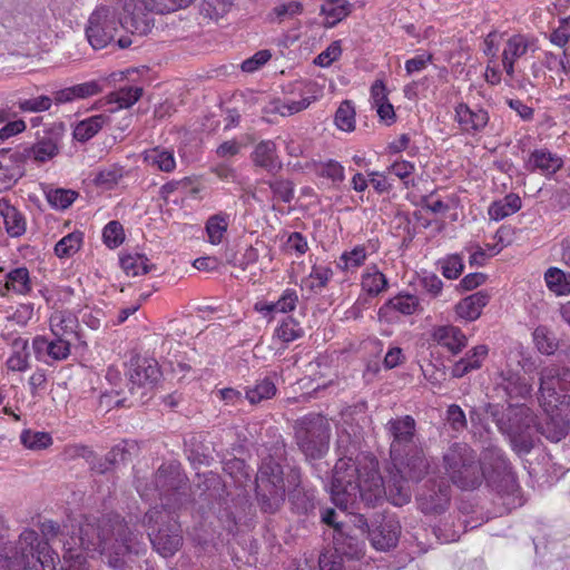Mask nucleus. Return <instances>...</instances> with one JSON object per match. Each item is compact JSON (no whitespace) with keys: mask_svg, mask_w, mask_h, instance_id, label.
Masks as SVG:
<instances>
[{"mask_svg":"<svg viewBox=\"0 0 570 570\" xmlns=\"http://www.w3.org/2000/svg\"><path fill=\"white\" fill-rule=\"evenodd\" d=\"M391 461L395 473L391 472L385 484L374 456L360 454L355 460L338 459L331 482L333 503L347 510L360 501L373 505L384 498L399 507L410 502L411 492L405 483L420 482L429 472L430 461L419 446L403 452L399 459L391 458Z\"/></svg>","mask_w":570,"mask_h":570,"instance_id":"obj_1","label":"nucleus"},{"mask_svg":"<svg viewBox=\"0 0 570 570\" xmlns=\"http://www.w3.org/2000/svg\"><path fill=\"white\" fill-rule=\"evenodd\" d=\"M570 370L550 363L539 371L538 403L542 410L541 422L535 423L532 410L527 405H510L507 422L499 428L507 433L513 450L519 454L529 453L538 433L552 442H559L567 434L570 421Z\"/></svg>","mask_w":570,"mask_h":570,"instance_id":"obj_2","label":"nucleus"},{"mask_svg":"<svg viewBox=\"0 0 570 570\" xmlns=\"http://www.w3.org/2000/svg\"><path fill=\"white\" fill-rule=\"evenodd\" d=\"M66 570H83L87 556L100 553L114 570H125V558L139 553L140 541L119 515H107L98 522L86 521L77 534L63 541Z\"/></svg>","mask_w":570,"mask_h":570,"instance_id":"obj_3","label":"nucleus"},{"mask_svg":"<svg viewBox=\"0 0 570 570\" xmlns=\"http://www.w3.org/2000/svg\"><path fill=\"white\" fill-rule=\"evenodd\" d=\"M102 3L91 13L86 36L94 49H102L122 27L130 33L146 35L150 30L147 16L137 8L135 0H101Z\"/></svg>","mask_w":570,"mask_h":570,"instance_id":"obj_4","label":"nucleus"},{"mask_svg":"<svg viewBox=\"0 0 570 570\" xmlns=\"http://www.w3.org/2000/svg\"><path fill=\"white\" fill-rule=\"evenodd\" d=\"M155 482L159 491L160 500L166 501L161 509L153 508L146 513L145 522L148 525L158 524L159 521L168 520L166 528H160L158 531L149 533L150 542L156 551L163 557H171L181 546V533L177 522L171 518L170 510L175 507L170 503V498L176 497L178 491L176 489V479L168 475L167 469L160 468L156 475Z\"/></svg>","mask_w":570,"mask_h":570,"instance_id":"obj_5","label":"nucleus"},{"mask_svg":"<svg viewBox=\"0 0 570 570\" xmlns=\"http://www.w3.org/2000/svg\"><path fill=\"white\" fill-rule=\"evenodd\" d=\"M57 553L51 550L47 541L40 540L33 530H24L18 542L13 546H0V570H29L31 564L41 567L53 566Z\"/></svg>","mask_w":570,"mask_h":570,"instance_id":"obj_6","label":"nucleus"},{"mask_svg":"<svg viewBox=\"0 0 570 570\" xmlns=\"http://www.w3.org/2000/svg\"><path fill=\"white\" fill-rule=\"evenodd\" d=\"M443 461L446 474L458 488L472 490L482 483L485 472L468 444H453L444 454Z\"/></svg>","mask_w":570,"mask_h":570,"instance_id":"obj_7","label":"nucleus"},{"mask_svg":"<svg viewBox=\"0 0 570 570\" xmlns=\"http://www.w3.org/2000/svg\"><path fill=\"white\" fill-rule=\"evenodd\" d=\"M281 465L269 459L263 461L256 475V493L265 512H275L285 499Z\"/></svg>","mask_w":570,"mask_h":570,"instance_id":"obj_8","label":"nucleus"},{"mask_svg":"<svg viewBox=\"0 0 570 570\" xmlns=\"http://www.w3.org/2000/svg\"><path fill=\"white\" fill-rule=\"evenodd\" d=\"M296 439L301 450L309 459L323 456L328 449L330 423L322 415H308L296 426Z\"/></svg>","mask_w":570,"mask_h":570,"instance_id":"obj_9","label":"nucleus"},{"mask_svg":"<svg viewBox=\"0 0 570 570\" xmlns=\"http://www.w3.org/2000/svg\"><path fill=\"white\" fill-rule=\"evenodd\" d=\"M293 92L299 95V99L286 98L274 102V110L282 116H292L305 110L323 96V88L315 81H296Z\"/></svg>","mask_w":570,"mask_h":570,"instance_id":"obj_10","label":"nucleus"},{"mask_svg":"<svg viewBox=\"0 0 570 570\" xmlns=\"http://www.w3.org/2000/svg\"><path fill=\"white\" fill-rule=\"evenodd\" d=\"M534 42L525 35L515 33L510 36L505 41L502 49V67L507 75V83L514 87L515 79V62L522 58L529 49L533 47ZM518 88H524L522 82L518 81Z\"/></svg>","mask_w":570,"mask_h":570,"instance_id":"obj_11","label":"nucleus"},{"mask_svg":"<svg viewBox=\"0 0 570 570\" xmlns=\"http://www.w3.org/2000/svg\"><path fill=\"white\" fill-rule=\"evenodd\" d=\"M387 430L392 438L390 445V456L399 459L403 452L416 448L414 441L415 421L406 415L404 417L390 420Z\"/></svg>","mask_w":570,"mask_h":570,"instance_id":"obj_12","label":"nucleus"},{"mask_svg":"<svg viewBox=\"0 0 570 570\" xmlns=\"http://www.w3.org/2000/svg\"><path fill=\"white\" fill-rule=\"evenodd\" d=\"M454 120L463 134L475 136L488 126L490 116L484 108L460 102L454 109Z\"/></svg>","mask_w":570,"mask_h":570,"instance_id":"obj_13","label":"nucleus"},{"mask_svg":"<svg viewBox=\"0 0 570 570\" xmlns=\"http://www.w3.org/2000/svg\"><path fill=\"white\" fill-rule=\"evenodd\" d=\"M33 292V278L26 266L10 268L4 274L3 282H0V297L9 294L17 296H29Z\"/></svg>","mask_w":570,"mask_h":570,"instance_id":"obj_14","label":"nucleus"},{"mask_svg":"<svg viewBox=\"0 0 570 570\" xmlns=\"http://www.w3.org/2000/svg\"><path fill=\"white\" fill-rule=\"evenodd\" d=\"M379 250V243L370 239L366 243L354 245L345 249L336 262V267L344 273H355L367 258Z\"/></svg>","mask_w":570,"mask_h":570,"instance_id":"obj_15","label":"nucleus"},{"mask_svg":"<svg viewBox=\"0 0 570 570\" xmlns=\"http://www.w3.org/2000/svg\"><path fill=\"white\" fill-rule=\"evenodd\" d=\"M32 347L37 358L45 363L63 361L70 355V342L62 337L49 341L45 336H36L32 341Z\"/></svg>","mask_w":570,"mask_h":570,"instance_id":"obj_16","label":"nucleus"},{"mask_svg":"<svg viewBox=\"0 0 570 570\" xmlns=\"http://www.w3.org/2000/svg\"><path fill=\"white\" fill-rule=\"evenodd\" d=\"M562 166V157L547 148H539L531 151L524 164V168L528 171L540 173L546 177L553 176Z\"/></svg>","mask_w":570,"mask_h":570,"instance_id":"obj_17","label":"nucleus"},{"mask_svg":"<svg viewBox=\"0 0 570 570\" xmlns=\"http://www.w3.org/2000/svg\"><path fill=\"white\" fill-rule=\"evenodd\" d=\"M432 340L445 347L452 354H459L468 344L465 334L453 325H439L433 327Z\"/></svg>","mask_w":570,"mask_h":570,"instance_id":"obj_18","label":"nucleus"},{"mask_svg":"<svg viewBox=\"0 0 570 570\" xmlns=\"http://www.w3.org/2000/svg\"><path fill=\"white\" fill-rule=\"evenodd\" d=\"M490 298L491 295L488 291L475 292L455 305V314L465 322H473L481 316L482 309L488 305Z\"/></svg>","mask_w":570,"mask_h":570,"instance_id":"obj_19","label":"nucleus"},{"mask_svg":"<svg viewBox=\"0 0 570 570\" xmlns=\"http://www.w3.org/2000/svg\"><path fill=\"white\" fill-rule=\"evenodd\" d=\"M141 157L146 166L163 173H173L177 166L174 149L164 146L146 149Z\"/></svg>","mask_w":570,"mask_h":570,"instance_id":"obj_20","label":"nucleus"},{"mask_svg":"<svg viewBox=\"0 0 570 570\" xmlns=\"http://www.w3.org/2000/svg\"><path fill=\"white\" fill-rule=\"evenodd\" d=\"M102 90L104 86L99 80H90L56 91L53 100L56 104H67L78 99H86L96 96Z\"/></svg>","mask_w":570,"mask_h":570,"instance_id":"obj_21","label":"nucleus"},{"mask_svg":"<svg viewBox=\"0 0 570 570\" xmlns=\"http://www.w3.org/2000/svg\"><path fill=\"white\" fill-rule=\"evenodd\" d=\"M489 347L484 344L472 347L464 357L456 361L451 367V375L453 377H463L472 371L482 367L483 362L488 357Z\"/></svg>","mask_w":570,"mask_h":570,"instance_id":"obj_22","label":"nucleus"},{"mask_svg":"<svg viewBox=\"0 0 570 570\" xmlns=\"http://www.w3.org/2000/svg\"><path fill=\"white\" fill-rule=\"evenodd\" d=\"M500 384L511 399H527L532 395V383L525 377H521L512 370H502L500 372Z\"/></svg>","mask_w":570,"mask_h":570,"instance_id":"obj_23","label":"nucleus"},{"mask_svg":"<svg viewBox=\"0 0 570 570\" xmlns=\"http://www.w3.org/2000/svg\"><path fill=\"white\" fill-rule=\"evenodd\" d=\"M0 216L10 237H20L26 233L27 220L24 215L4 198L0 199Z\"/></svg>","mask_w":570,"mask_h":570,"instance_id":"obj_24","label":"nucleus"},{"mask_svg":"<svg viewBox=\"0 0 570 570\" xmlns=\"http://www.w3.org/2000/svg\"><path fill=\"white\" fill-rule=\"evenodd\" d=\"M399 533V524L393 521H386L370 531V540L376 550L387 551L396 546Z\"/></svg>","mask_w":570,"mask_h":570,"instance_id":"obj_25","label":"nucleus"},{"mask_svg":"<svg viewBox=\"0 0 570 570\" xmlns=\"http://www.w3.org/2000/svg\"><path fill=\"white\" fill-rule=\"evenodd\" d=\"M361 288L368 296L376 297L387 291L389 279L377 265L372 264L366 266L361 274Z\"/></svg>","mask_w":570,"mask_h":570,"instance_id":"obj_26","label":"nucleus"},{"mask_svg":"<svg viewBox=\"0 0 570 570\" xmlns=\"http://www.w3.org/2000/svg\"><path fill=\"white\" fill-rule=\"evenodd\" d=\"M78 325L77 316L69 311L55 309L49 317V327L56 337L67 338L76 334Z\"/></svg>","mask_w":570,"mask_h":570,"instance_id":"obj_27","label":"nucleus"},{"mask_svg":"<svg viewBox=\"0 0 570 570\" xmlns=\"http://www.w3.org/2000/svg\"><path fill=\"white\" fill-rule=\"evenodd\" d=\"M419 298L411 294H399L390 298L379 309L380 317H387L392 312H397L402 315H412L417 311Z\"/></svg>","mask_w":570,"mask_h":570,"instance_id":"obj_28","label":"nucleus"},{"mask_svg":"<svg viewBox=\"0 0 570 570\" xmlns=\"http://www.w3.org/2000/svg\"><path fill=\"white\" fill-rule=\"evenodd\" d=\"M159 375L160 373L156 362L147 360L142 361L137 364L130 373V383L132 385L131 390L134 391L135 386L144 389L153 387L158 381Z\"/></svg>","mask_w":570,"mask_h":570,"instance_id":"obj_29","label":"nucleus"},{"mask_svg":"<svg viewBox=\"0 0 570 570\" xmlns=\"http://www.w3.org/2000/svg\"><path fill=\"white\" fill-rule=\"evenodd\" d=\"M109 121V117L99 114L79 121L73 128V138L77 141L86 142L95 137Z\"/></svg>","mask_w":570,"mask_h":570,"instance_id":"obj_30","label":"nucleus"},{"mask_svg":"<svg viewBox=\"0 0 570 570\" xmlns=\"http://www.w3.org/2000/svg\"><path fill=\"white\" fill-rule=\"evenodd\" d=\"M230 224V215L218 213L208 217L205 224V232L208 243L219 245L223 243Z\"/></svg>","mask_w":570,"mask_h":570,"instance_id":"obj_31","label":"nucleus"},{"mask_svg":"<svg viewBox=\"0 0 570 570\" xmlns=\"http://www.w3.org/2000/svg\"><path fill=\"white\" fill-rule=\"evenodd\" d=\"M334 551L338 556L350 559H360L364 554V543L354 537L345 535L343 530L334 534Z\"/></svg>","mask_w":570,"mask_h":570,"instance_id":"obj_32","label":"nucleus"},{"mask_svg":"<svg viewBox=\"0 0 570 570\" xmlns=\"http://www.w3.org/2000/svg\"><path fill=\"white\" fill-rule=\"evenodd\" d=\"M253 161L261 167L273 170L281 167L276 145L272 140L261 141L253 153Z\"/></svg>","mask_w":570,"mask_h":570,"instance_id":"obj_33","label":"nucleus"},{"mask_svg":"<svg viewBox=\"0 0 570 570\" xmlns=\"http://www.w3.org/2000/svg\"><path fill=\"white\" fill-rule=\"evenodd\" d=\"M333 269L327 265L313 264L309 274L302 279V285L311 292H322L333 277Z\"/></svg>","mask_w":570,"mask_h":570,"instance_id":"obj_34","label":"nucleus"},{"mask_svg":"<svg viewBox=\"0 0 570 570\" xmlns=\"http://www.w3.org/2000/svg\"><path fill=\"white\" fill-rule=\"evenodd\" d=\"M521 198L515 194H509L500 200L493 202L488 209L491 219L499 222L517 213L521 208Z\"/></svg>","mask_w":570,"mask_h":570,"instance_id":"obj_35","label":"nucleus"},{"mask_svg":"<svg viewBox=\"0 0 570 570\" xmlns=\"http://www.w3.org/2000/svg\"><path fill=\"white\" fill-rule=\"evenodd\" d=\"M277 387L272 376H266L256 382L255 385L245 389V399L250 404H258L276 395Z\"/></svg>","mask_w":570,"mask_h":570,"instance_id":"obj_36","label":"nucleus"},{"mask_svg":"<svg viewBox=\"0 0 570 570\" xmlns=\"http://www.w3.org/2000/svg\"><path fill=\"white\" fill-rule=\"evenodd\" d=\"M58 154V138L48 135L40 138L29 150L27 156L35 161L45 163Z\"/></svg>","mask_w":570,"mask_h":570,"instance_id":"obj_37","label":"nucleus"},{"mask_svg":"<svg viewBox=\"0 0 570 570\" xmlns=\"http://www.w3.org/2000/svg\"><path fill=\"white\" fill-rule=\"evenodd\" d=\"M544 282L550 292L557 296L570 295V274L558 267H550L544 273Z\"/></svg>","mask_w":570,"mask_h":570,"instance_id":"obj_38","label":"nucleus"},{"mask_svg":"<svg viewBox=\"0 0 570 570\" xmlns=\"http://www.w3.org/2000/svg\"><path fill=\"white\" fill-rule=\"evenodd\" d=\"M120 265L128 276H139L151 272L155 266L144 254H128L120 258Z\"/></svg>","mask_w":570,"mask_h":570,"instance_id":"obj_39","label":"nucleus"},{"mask_svg":"<svg viewBox=\"0 0 570 570\" xmlns=\"http://www.w3.org/2000/svg\"><path fill=\"white\" fill-rule=\"evenodd\" d=\"M450 500L449 487H440L439 491L430 490L428 493H421L419 501L424 512H438L444 509Z\"/></svg>","mask_w":570,"mask_h":570,"instance_id":"obj_40","label":"nucleus"},{"mask_svg":"<svg viewBox=\"0 0 570 570\" xmlns=\"http://www.w3.org/2000/svg\"><path fill=\"white\" fill-rule=\"evenodd\" d=\"M356 111L355 105L351 100H343L334 116V124L337 129L352 132L355 130L356 126Z\"/></svg>","mask_w":570,"mask_h":570,"instance_id":"obj_41","label":"nucleus"},{"mask_svg":"<svg viewBox=\"0 0 570 570\" xmlns=\"http://www.w3.org/2000/svg\"><path fill=\"white\" fill-rule=\"evenodd\" d=\"M322 13L325 16V24L334 27L350 13V3L347 0H327L322 6Z\"/></svg>","mask_w":570,"mask_h":570,"instance_id":"obj_42","label":"nucleus"},{"mask_svg":"<svg viewBox=\"0 0 570 570\" xmlns=\"http://www.w3.org/2000/svg\"><path fill=\"white\" fill-rule=\"evenodd\" d=\"M142 95V88L137 86L124 87L107 96L109 104H116L117 109L129 108L135 105Z\"/></svg>","mask_w":570,"mask_h":570,"instance_id":"obj_43","label":"nucleus"},{"mask_svg":"<svg viewBox=\"0 0 570 570\" xmlns=\"http://www.w3.org/2000/svg\"><path fill=\"white\" fill-rule=\"evenodd\" d=\"M125 176V169L121 166L118 165H109L102 169H100L95 178L94 183L96 186L102 188V189H112L115 186L119 184V181Z\"/></svg>","mask_w":570,"mask_h":570,"instance_id":"obj_44","label":"nucleus"},{"mask_svg":"<svg viewBox=\"0 0 570 570\" xmlns=\"http://www.w3.org/2000/svg\"><path fill=\"white\" fill-rule=\"evenodd\" d=\"M304 334L303 328L299 323L295 321L293 317H286L282 321V323L276 327L274 332V337L278 338L285 344H288Z\"/></svg>","mask_w":570,"mask_h":570,"instance_id":"obj_45","label":"nucleus"},{"mask_svg":"<svg viewBox=\"0 0 570 570\" xmlns=\"http://www.w3.org/2000/svg\"><path fill=\"white\" fill-rule=\"evenodd\" d=\"M39 293L47 304L55 308L60 303L69 302L73 295V289L70 286H45Z\"/></svg>","mask_w":570,"mask_h":570,"instance_id":"obj_46","label":"nucleus"},{"mask_svg":"<svg viewBox=\"0 0 570 570\" xmlns=\"http://www.w3.org/2000/svg\"><path fill=\"white\" fill-rule=\"evenodd\" d=\"M194 0H141L146 10L165 14L188 7Z\"/></svg>","mask_w":570,"mask_h":570,"instance_id":"obj_47","label":"nucleus"},{"mask_svg":"<svg viewBox=\"0 0 570 570\" xmlns=\"http://www.w3.org/2000/svg\"><path fill=\"white\" fill-rule=\"evenodd\" d=\"M20 441L30 450H42L52 444V438L49 433L32 430L22 431Z\"/></svg>","mask_w":570,"mask_h":570,"instance_id":"obj_48","label":"nucleus"},{"mask_svg":"<svg viewBox=\"0 0 570 570\" xmlns=\"http://www.w3.org/2000/svg\"><path fill=\"white\" fill-rule=\"evenodd\" d=\"M82 244L81 233H70L62 237L55 246V253L58 257H70L77 253Z\"/></svg>","mask_w":570,"mask_h":570,"instance_id":"obj_49","label":"nucleus"},{"mask_svg":"<svg viewBox=\"0 0 570 570\" xmlns=\"http://www.w3.org/2000/svg\"><path fill=\"white\" fill-rule=\"evenodd\" d=\"M315 171L318 176L332 180L333 184H340L345 179V169L336 160H327L316 165Z\"/></svg>","mask_w":570,"mask_h":570,"instance_id":"obj_50","label":"nucleus"},{"mask_svg":"<svg viewBox=\"0 0 570 570\" xmlns=\"http://www.w3.org/2000/svg\"><path fill=\"white\" fill-rule=\"evenodd\" d=\"M533 341L538 351L542 354L550 355L557 348L553 335L546 327H538L534 330Z\"/></svg>","mask_w":570,"mask_h":570,"instance_id":"obj_51","label":"nucleus"},{"mask_svg":"<svg viewBox=\"0 0 570 570\" xmlns=\"http://www.w3.org/2000/svg\"><path fill=\"white\" fill-rule=\"evenodd\" d=\"M442 275L448 279H456L464 269L463 259L458 254H452L441 262Z\"/></svg>","mask_w":570,"mask_h":570,"instance_id":"obj_52","label":"nucleus"},{"mask_svg":"<svg viewBox=\"0 0 570 570\" xmlns=\"http://www.w3.org/2000/svg\"><path fill=\"white\" fill-rule=\"evenodd\" d=\"M52 98L49 96H38L18 101V107L23 112H42L51 108Z\"/></svg>","mask_w":570,"mask_h":570,"instance_id":"obj_53","label":"nucleus"},{"mask_svg":"<svg viewBox=\"0 0 570 570\" xmlns=\"http://www.w3.org/2000/svg\"><path fill=\"white\" fill-rule=\"evenodd\" d=\"M102 237L109 248L118 247L125 238L121 224L116 220L109 222L102 230Z\"/></svg>","mask_w":570,"mask_h":570,"instance_id":"obj_54","label":"nucleus"},{"mask_svg":"<svg viewBox=\"0 0 570 570\" xmlns=\"http://www.w3.org/2000/svg\"><path fill=\"white\" fill-rule=\"evenodd\" d=\"M341 55V40H335L315 58L314 62L320 67L326 68L338 60Z\"/></svg>","mask_w":570,"mask_h":570,"instance_id":"obj_55","label":"nucleus"},{"mask_svg":"<svg viewBox=\"0 0 570 570\" xmlns=\"http://www.w3.org/2000/svg\"><path fill=\"white\" fill-rule=\"evenodd\" d=\"M414 171V164L404 159L394 161L387 168V173H392L399 179H401L406 188L410 187L409 178L413 175Z\"/></svg>","mask_w":570,"mask_h":570,"instance_id":"obj_56","label":"nucleus"},{"mask_svg":"<svg viewBox=\"0 0 570 570\" xmlns=\"http://www.w3.org/2000/svg\"><path fill=\"white\" fill-rule=\"evenodd\" d=\"M303 12V4L299 1L291 0L287 2L278 3L273 9V14L278 20L294 18Z\"/></svg>","mask_w":570,"mask_h":570,"instance_id":"obj_57","label":"nucleus"},{"mask_svg":"<svg viewBox=\"0 0 570 570\" xmlns=\"http://www.w3.org/2000/svg\"><path fill=\"white\" fill-rule=\"evenodd\" d=\"M550 41L560 48H563L570 40V16L560 19L559 26L549 36Z\"/></svg>","mask_w":570,"mask_h":570,"instance_id":"obj_58","label":"nucleus"},{"mask_svg":"<svg viewBox=\"0 0 570 570\" xmlns=\"http://www.w3.org/2000/svg\"><path fill=\"white\" fill-rule=\"evenodd\" d=\"M77 194L72 190L57 189L48 194V200L57 209H66L76 199Z\"/></svg>","mask_w":570,"mask_h":570,"instance_id":"obj_59","label":"nucleus"},{"mask_svg":"<svg viewBox=\"0 0 570 570\" xmlns=\"http://www.w3.org/2000/svg\"><path fill=\"white\" fill-rule=\"evenodd\" d=\"M298 296L296 291L287 288L283 292L277 302L273 303L276 313H288L296 308Z\"/></svg>","mask_w":570,"mask_h":570,"instance_id":"obj_60","label":"nucleus"},{"mask_svg":"<svg viewBox=\"0 0 570 570\" xmlns=\"http://www.w3.org/2000/svg\"><path fill=\"white\" fill-rule=\"evenodd\" d=\"M272 57L269 50H259L254 53L250 58L242 62V70L244 72H255L261 69Z\"/></svg>","mask_w":570,"mask_h":570,"instance_id":"obj_61","label":"nucleus"},{"mask_svg":"<svg viewBox=\"0 0 570 570\" xmlns=\"http://www.w3.org/2000/svg\"><path fill=\"white\" fill-rule=\"evenodd\" d=\"M3 126H0V142H4L12 137L23 132L27 128V124L23 119H14L9 120V118L4 121Z\"/></svg>","mask_w":570,"mask_h":570,"instance_id":"obj_62","label":"nucleus"},{"mask_svg":"<svg viewBox=\"0 0 570 570\" xmlns=\"http://www.w3.org/2000/svg\"><path fill=\"white\" fill-rule=\"evenodd\" d=\"M285 250L297 256L304 255L308 250V243L306 237L297 232L289 234L285 244Z\"/></svg>","mask_w":570,"mask_h":570,"instance_id":"obj_63","label":"nucleus"},{"mask_svg":"<svg viewBox=\"0 0 570 570\" xmlns=\"http://www.w3.org/2000/svg\"><path fill=\"white\" fill-rule=\"evenodd\" d=\"M370 101L373 109L389 101V91L383 79H376L372 83L370 89Z\"/></svg>","mask_w":570,"mask_h":570,"instance_id":"obj_64","label":"nucleus"}]
</instances>
